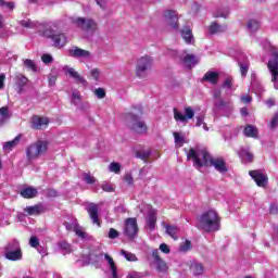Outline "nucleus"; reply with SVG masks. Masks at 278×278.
<instances>
[{"mask_svg": "<svg viewBox=\"0 0 278 278\" xmlns=\"http://www.w3.org/2000/svg\"><path fill=\"white\" fill-rule=\"evenodd\" d=\"M220 215L214 210L202 213L199 217V229L205 233L220 231Z\"/></svg>", "mask_w": 278, "mask_h": 278, "instance_id": "nucleus-1", "label": "nucleus"}, {"mask_svg": "<svg viewBox=\"0 0 278 278\" xmlns=\"http://www.w3.org/2000/svg\"><path fill=\"white\" fill-rule=\"evenodd\" d=\"M49 151V141L39 139L33 143H30L26 148V157L28 162H34V160H38L41 155H46Z\"/></svg>", "mask_w": 278, "mask_h": 278, "instance_id": "nucleus-2", "label": "nucleus"}, {"mask_svg": "<svg viewBox=\"0 0 278 278\" xmlns=\"http://www.w3.org/2000/svg\"><path fill=\"white\" fill-rule=\"evenodd\" d=\"M125 118L130 131L137 134V136H144V134L149 131V126L139 115L134 113H126Z\"/></svg>", "mask_w": 278, "mask_h": 278, "instance_id": "nucleus-3", "label": "nucleus"}, {"mask_svg": "<svg viewBox=\"0 0 278 278\" xmlns=\"http://www.w3.org/2000/svg\"><path fill=\"white\" fill-rule=\"evenodd\" d=\"M187 160H192L193 166H197V168H203V166H212V162H214V157L210 154L207 151H202V160L199 157V154L197 153V150L194 148H190L187 153Z\"/></svg>", "mask_w": 278, "mask_h": 278, "instance_id": "nucleus-4", "label": "nucleus"}, {"mask_svg": "<svg viewBox=\"0 0 278 278\" xmlns=\"http://www.w3.org/2000/svg\"><path fill=\"white\" fill-rule=\"evenodd\" d=\"M42 36L45 38H50L53 42V47L56 49H62V47H66V42H68V38L66 37V34L60 31H55L53 28H46L42 31Z\"/></svg>", "mask_w": 278, "mask_h": 278, "instance_id": "nucleus-5", "label": "nucleus"}, {"mask_svg": "<svg viewBox=\"0 0 278 278\" xmlns=\"http://www.w3.org/2000/svg\"><path fill=\"white\" fill-rule=\"evenodd\" d=\"M74 24L79 28L83 29V31H89L93 34L96 29H98L99 25L94 20L91 18H84V17H78L74 21Z\"/></svg>", "mask_w": 278, "mask_h": 278, "instance_id": "nucleus-6", "label": "nucleus"}, {"mask_svg": "<svg viewBox=\"0 0 278 278\" xmlns=\"http://www.w3.org/2000/svg\"><path fill=\"white\" fill-rule=\"evenodd\" d=\"M124 235L130 238V240L138 236V219L136 217H128L125 220Z\"/></svg>", "mask_w": 278, "mask_h": 278, "instance_id": "nucleus-7", "label": "nucleus"}, {"mask_svg": "<svg viewBox=\"0 0 278 278\" xmlns=\"http://www.w3.org/2000/svg\"><path fill=\"white\" fill-rule=\"evenodd\" d=\"M153 64L151 56H142L137 62L136 74L138 77H144V72L149 71Z\"/></svg>", "mask_w": 278, "mask_h": 278, "instance_id": "nucleus-8", "label": "nucleus"}, {"mask_svg": "<svg viewBox=\"0 0 278 278\" xmlns=\"http://www.w3.org/2000/svg\"><path fill=\"white\" fill-rule=\"evenodd\" d=\"M152 257L153 262L151 263V266H155L159 273H166L168 270V265L164 262V260H162V256H160V250H152Z\"/></svg>", "mask_w": 278, "mask_h": 278, "instance_id": "nucleus-9", "label": "nucleus"}, {"mask_svg": "<svg viewBox=\"0 0 278 278\" xmlns=\"http://www.w3.org/2000/svg\"><path fill=\"white\" fill-rule=\"evenodd\" d=\"M165 21L168 23V26L173 29H179V16H177V11L166 10L163 13Z\"/></svg>", "mask_w": 278, "mask_h": 278, "instance_id": "nucleus-10", "label": "nucleus"}, {"mask_svg": "<svg viewBox=\"0 0 278 278\" xmlns=\"http://www.w3.org/2000/svg\"><path fill=\"white\" fill-rule=\"evenodd\" d=\"M267 68L271 75V81L278 80V52H274L273 59L268 61Z\"/></svg>", "mask_w": 278, "mask_h": 278, "instance_id": "nucleus-11", "label": "nucleus"}, {"mask_svg": "<svg viewBox=\"0 0 278 278\" xmlns=\"http://www.w3.org/2000/svg\"><path fill=\"white\" fill-rule=\"evenodd\" d=\"M30 127L31 129H35V130L47 129V127H49V118L34 115L31 117Z\"/></svg>", "mask_w": 278, "mask_h": 278, "instance_id": "nucleus-12", "label": "nucleus"}, {"mask_svg": "<svg viewBox=\"0 0 278 278\" xmlns=\"http://www.w3.org/2000/svg\"><path fill=\"white\" fill-rule=\"evenodd\" d=\"M249 175L252 177L258 188H266V185L268 184V177L264 175V173L261 170H250Z\"/></svg>", "mask_w": 278, "mask_h": 278, "instance_id": "nucleus-13", "label": "nucleus"}, {"mask_svg": "<svg viewBox=\"0 0 278 278\" xmlns=\"http://www.w3.org/2000/svg\"><path fill=\"white\" fill-rule=\"evenodd\" d=\"M87 213L89 214V217L92 220L93 225H98V227H101V220L99 219V205L94 203H89L87 207Z\"/></svg>", "mask_w": 278, "mask_h": 278, "instance_id": "nucleus-14", "label": "nucleus"}, {"mask_svg": "<svg viewBox=\"0 0 278 278\" xmlns=\"http://www.w3.org/2000/svg\"><path fill=\"white\" fill-rule=\"evenodd\" d=\"M14 84L17 88V92H23V89L27 86V84H29V78L18 73L14 77Z\"/></svg>", "mask_w": 278, "mask_h": 278, "instance_id": "nucleus-15", "label": "nucleus"}, {"mask_svg": "<svg viewBox=\"0 0 278 278\" xmlns=\"http://www.w3.org/2000/svg\"><path fill=\"white\" fill-rule=\"evenodd\" d=\"M211 166H214L217 173H227L229 170V168L227 167V163L223 157L214 159V161H212Z\"/></svg>", "mask_w": 278, "mask_h": 278, "instance_id": "nucleus-16", "label": "nucleus"}, {"mask_svg": "<svg viewBox=\"0 0 278 278\" xmlns=\"http://www.w3.org/2000/svg\"><path fill=\"white\" fill-rule=\"evenodd\" d=\"M24 212L28 214V216H40L42 212H45V206L42 204H35L33 206H27L24 208Z\"/></svg>", "mask_w": 278, "mask_h": 278, "instance_id": "nucleus-17", "label": "nucleus"}, {"mask_svg": "<svg viewBox=\"0 0 278 278\" xmlns=\"http://www.w3.org/2000/svg\"><path fill=\"white\" fill-rule=\"evenodd\" d=\"M219 77H220V74H218V72L208 71L204 74L202 79L203 81H208V84L216 86V84H218Z\"/></svg>", "mask_w": 278, "mask_h": 278, "instance_id": "nucleus-18", "label": "nucleus"}, {"mask_svg": "<svg viewBox=\"0 0 278 278\" xmlns=\"http://www.w3.org/2000/svg\"><path fill=\"white\" fill-rule=\"evenodd\" d=\"M20 194L23 199H35V197H38V189L34 187H25L21 190Z\"/></svg>", "mask_w": 278, "mask_h": 278, "instance_id": "nucleus-19", "label": "nucleus"}, {"mask_svg": "<svg viewBox=\"0 0 278 278\" xmlns=\"http://www.w3.org/2000/svg\"><path fill=\"white\" fill-rule=\"evenodd\" d=\"M70 55L72 58H90V51L74 47V49L70 50Z\"/></svg>", "mask_w": 278, "mask_h": 278, "instance_id": "nucleus-20", "label": "nucleus"}, {"mask_svg": "<svg viewBox=\"0 0 278 278\" xmlns=\"http://www.w3.org/2000/svg\"><path fill=\"white\" fill-rule=\"evenodd\" d=\"M5 257L11 262H18V260H23V251L21 248L16 249L15 251H8L5 253Z\"/></svg>", "mask_w": 278, "mask_h": 278, "instance_id": "nucleus-21", "label": "nucleus"}, {"mask_svg": "<svg viewBox=\"0 0 278 278\" xmlns=\"http://www.w3.org/2000/svg\"><path fill=\"white\" fill-rule=\"evenodd\" d=\"M66 75H70L72 79H75L76 84H86V78L84 76L79 75L75 68L70 67L66 70Z\"/></svg>", "mask_w": 278, "mask_h": 278, "instance_id": "nucleus-22", "label": "nucleus"}, {"mask_svg": "<svg viewBox=\"0 0 278 278\" xmlns=\"http://www.w3.org/2000/svg\"><path fill=\"white\" fill-rule=\"evenodd\" d=\"M243 134L247 138H257L258 130L257 127L249 124L244 127Z\"/></svg>", "mask_w": 278, "mask_h": 278, "instance_id": "nucleus-23", "label": "nucleus"}, {"mask_svg": "<svg viewBox=\"0 0 278 278\" xmlns=\"http://www.w3.org/2000/svg\"><path fill=\"white\" fill-rule=\"evenodd\" d=\"M181 38L187 45H192V40L194 39V36L192 35V29H190L189 27H185L181 30Z\"/></svg>", "mask_w": 278, "mask_h": 278, "instance_id": "nucleus-24", "label": "nucleus"}, {"mask_svg": "<svg viewBox=\"0 0 278 278\" xmlns=\"http://www.w3.org/2000/svg\"><path fill=\"white\" fill-rule=\"evenodd\" d=\"M21 138H22V136L17 135L13 140L7 141L3 146V150L12 151V149H14L18 144V142H21Z\"/></svg>", "mask_w": 278, "mask_h": 278, "instance_id": "nucleus-25", "label": "nucleus"}, {"mask_svg": "<svg viewBox=\"0 0 278 278\" xmlns=\"http://www.w3.org/2000/svg\"><path fill=\"white\" fill-rule=\"evenodd\" d=\"M165 229L167 236H170V238L177 240V233L179 232V228L177 226L166 225Z\"/></svg>", "mask_w": 278, "mask_h": 278, "instance_id": "nucleus-26", "label": "nucleus"}, {"mask_svg": "<svg viewBox=\"0 0 278 278\" xmlns=\"http://www.w3.org/2000/svg\"><path fill=\"white\" fill-rule=\"evenodd\" d=\"M222 31H225V29L216 22H213L208 26V33L211 34V36H214V34H222Z\"/></svg>", "mask_w": 278, "mask_h": 278, "instance_id": "nucleus-27", "label": "nucleus"}, {"mask_svg": "<svg viewBox=\"0 0 278 278\" xmlns=\"http://www.w3.org/2000/svg\"><path fill=\"white\" fill-rule=\"evenodd\" d=\"M10 118V109L8 106L0 108V125H3Z\"/></svg>", "mask_w": 278, "mask_h": 278, "instance_id": "nucleus-28", "label": "nucleus"}, {"mask_svg": "<svg viewBox=\"0 0 278 278\" xmlns=\"http://www.w3.org/2000/svg\"><path fill=\"white\" fill-rule=\"evenodd\" d=\"M192 270H193V275L195 277H199V275H203L204 270H205V267L203 266V264L201 263H195L193 266H192Z\"/></svg>", "mask_w": 278, "mask_h": 278, "instance_id": "nucleus-29", "label": "nucleus"}, {"mask_svg": "<svg viewBox=\"0 0 278 278\" xmlns=\"http://www.w3.org/2000/svg\"><path fill=\"white\" fill-rule=\"evenodd\" d=\"M73 231L76 233V236L78 238H81L83 240H84V238H86V231H84V228H81V226H79V224L74 225Z\"/></svg>", "mask_w": 278, "mask_h": 278, "instance_id": "nucleus-30", "label": "nucleus"}, {"mask_svg": "<svg viewBox=\"0 0 278 278\" xmlns=\"http://www.w3.org/2000/svg\"><path fill=\"white\" fill-rule=\"evenodd\" d=\"M83 181H86L89 186H92L97 184V178H94V176H92L90 173H85L83 175Z\"/></svg>", "mask_w": 278, "mask_h": 278, "instance_id": "nucleus-31", "label": "nucleus"}, {"mask_svg": "<svg viewBox=\"0 0 278 278\" xmlns=\"http://www.w3.org/2000/svg\"><path fill=\"white\" fill-rule=\"evenodd\" d=\"M191 249H192V242L188 239L185 242H182L179 248L181 253H188V251H191Z\"/></svg>", "mask_w": 278, "mask_h": 278, "instance_id": "nucleus-32", "label": "nucleus"}, {"mask_svg": "<svg viewBox=\"0 0 278 278\" xmlns=\"http://www.w3.org/2000/svg\"><path fill=\"white\" fill-rule=\"evenodd\" d=\"M248 29H250V31H257L260 29V22L256 20H250L248 22Z\"/></svg>", "mask_w": 278, "mask_h": 278, "instance_id": "nucleus-33", "label": "nucleus"}, {"mask_svg": "<svg viewBox=\"0 0 278 278\" xmlns=\"http://www.w3.org/2000/svg\"><path fill=\"white\" fill-rule=\"evenodd\" d=\"M136 157L139 160H142L143 162H147L149 157H151V152L150 151H138L136 152Z\"/></svg>", "mask_w": 278, "mask_h": 278, "instance_id": "nucleus-34", "label": "nucleus"}, {"mask_svg": "<svg viewBox=\"0 0 278 278\" xmlns=\"http://www.w3.org/2000/svg\"><path fill=\"white\" fill-rule=\"evenodd\" d=\"M121 253L124 255V257L127 260V262H137L138 261V257L136 256V254H134L131 252L122 250Z\"/></svg>", "mask_w": 278, "mask_h": 278, "instance_id": "nucleus-35", "label": "nucleus"}, {"mask_svg": "<svg viewBox=\"0 0 278 278\" xmlns=\"http://www.w3.org/2000/svg\"><path fill=\"white\" fill-rule=\"evenodd\" d=\"M184 62L185 64H187V66H192V64H197V56H194L193 54H187L184 58Z\"/></svg>", "mask_w": 278, "mask_h": 278, "instance_id": "nucleus-36", "label": "nucleus"}, {"mask_svg": "<svg viewBox=\"0 0 278 278\" xmlns=\"http://www.w3.org/2000/svg\"><path fill=\"white\" fill-rule=\"evenodd\" d=\"M157 223V217H155V215H150L148 218V227L149 229H151V231H153V229H155V225Z\"/></svg>", "mask_w": 278, "mask_h": 278, "instance_id": "nucleus-37", "label": "nucleus"}, {"mask_svg": "<svg viewBox=\"0 0 278 278\" xmlns=\"http://www.w3.org/2000/svg\"><path fill=\"white\" fill-rule=\"evenodd\" d=\"M24 66H26V68H29V71H33L34 73H36V71H38V66H36V63H34V61L26 59L24 61Z\"/></svg>", "mask_w": 278, "mask_h": 278, "instance_id": "nucleus-38", "label": "nucleus"}, {"mask_svg": "<svg viewBox=\"0 0 278 278\" xmlns=\"http://www.w3.org/2000/svg\"><path fill=\"white\" fill-rule=\"evenodd\" d=\"M174 118L177 122L186 123V115L179 112L177 109H174Z\"/></svg>", "mask_w": 278, "mask_h": 278, "instance_id": "nucleus-39", "label": "nucleus"}, {"mask_svg": "<svg viewBox=\"0 0 278 278\" xmlns=\"http://www.w3.org/2000/svg\"><path fill=\"white\" fill-rule=\"evenodd\" d=\"M109 170L118 175V173H121V163L112 162L109 166Z\"/></svg>", "mask_w": 278, "mask_h": 278, "instance_id": "nucleus-40", "label": "nucleus"}, {"mask_svg": "<svg viewBox=\"0 0 278 278\" xmlns=\"http://www.w3.org/2000/svg\"><path fill=\"white\" fill-rule=\"evenodd\" d=\"M104 260H106L111 270H117L116 263L114 262V258L110 256V254H104Z\"/></svg>", "mask_w": 278, "mask_h": 278, "instance_id": "nucleus-41", "label": "nucleus"}, {"mask_svg": "<svg viewBox=\"0 0 278 278\" xmlns=\"http://www.w3.org/2000/svg\"><path fill=\"white\" fill-rule=\"evenodd\" d=\"M175 144H180L184 147L185 138L179 132H173Z\"/></svg>", "mask_w": 278, "mask_h": 278, "instance_id": "nucleus-42", "label": "nucleus"}, {"mask_svg": "<svg viewBox=\"0 0 278 278\" xmlns=\"http://www.w3.org/2000/svg\"><path fill=\"white\" fill-rule=\"evenodd\" d=\"M222 88H227L228 90H231L233 88V78L232 77H227L223 85Z\"/></svg>", "mask_w": 278, "mask_h": 278, "instance_id": "nucleus-43", "label": "nucleus"}, {"mask_svg": "<svg viewBox=\"0 0 278 278\" xmlns=\"http://www.w3.org/2000/svg\"><path fill=\"white\" fill-rule=\"evenodd\" d=\"M185 116L186 121L194 118V110H192V106L185 108Z\"/></svg>", "mask_w": 278, "mask_h": 278, "instance_id": "nucleus-44", "label": "nucleus"}, {"mask_svg": "<svg viewBox=\"0 0 278 278\" xmlns=\"http://www.w3.org/2000/svg\"><path fill=\"white\" fill-rule=\"evenodd\" d=\"M29 245L31 247V249H38V247H40V240L38 239V237L36 236L30 237Z\"/></svg>", "mask_w": 278, "mask_h": 278, "instance_id": "nucleus-45", "label": "nucleus"}, {"mask_svg": "<svg viewBox=\"0 0 278 278\" xmlns=\"http://www.w3.org/2000/svg\"><path fill=\"white\" fill-rule=\"evenodd\" d=\"M240 155H241L242 157H247L248 162H250V163L253 162V160H254L253 153H251V152L248 151V150H241Z\"/></svg>", "mask_w": 278, "mask_h": 278, "instance_id": "nucleus-46", "label": "nucleus"}, {"mask_svg": "<svg viewBox=\"0 0 278 278\" xmlns=\"http://www.w3.org/2000/svg\"><path fill=\"white\" fill-rule=\"evenodd\" d=\"M240 73L242 77H247V73H249V63H239Z\"/></svg>", "mask_w": 278, "mask_h": 278, "instance_id": "nucleus-47", "label": "nucleus"}, {"mask_svg": "<svg viewBox=\"0 0 278 278\" xmlns=\"http://www.w3.org/2000/svg\"><path fill=\"white\" fill-rule=\"evenodd\" d=\"M20 25H22V27H26V29H33V27L36 26V25L34 24V22H31L30 20H28V21L22 20V21L20 22Z\"/></svg>", "mask_w": 278, "mask_h": 278, "instance_id": "nucleus-48", "label": "nucleus"}, {"mask_svg": "<svg viewBox=\"0 0 278 278\" xmlns=\"http://www.w3.org/2000/svg\"><path fill=\"white\" fill-rule=\"evenodd\" d=\"M0 8H8V10H14V2H5V0H0Z\"/></svg>", "mask_w": 278, "mask_h": 278, "instance_id": "nucleus-49", "label": "nucleus"}, {"mask_svg": "<svg viewBox=\"0 0 278 278\" xmlns=\"http://www.w3.org/2000/svg\"><path fill=\"white\" fill-rule=\"evenodd\" d=\"M121 236V233L118 232V230L114 229V228H110L109 230V238L111 240H116V238H118Z\"/></svg>", "mask_w": 278, "mask_h": 278, "instance_id": "nucleus-50", "label": "nucleus"}, {"mask_svg": "<svg viewBox=\"0 0 278 278\" xmlns=\"http://www.w3.org/2000/svg\"><path fill=\"white\" fill-rule=\"evenodd\" d=\"M270 129H276L278 127V113H275L270 123H269Z\"/></svg>", "mask_w": 278, "mask_h": 278, "instance_id": "nucleus-51", "label": "nucleus"}, {"mask_svg": "<svg viewBox=\"0 0 278 278\" xmlns=\"http://www.w3.org/2000/svg\"><path fill=\"white\" fill-rule=\"evenodd\" d=\"M94 94L98 97V99H105V89L98 88L94 90Z\"/></svg>", "mask_w": 278, "mask_h": 278, "instance_id": "nucleus-52", "label": "nucleus"}, {"mask_svg": "<svg viewBox=\"0 0 278 278\" xmlns=\"http://www.w3.org/2000/svg\"><path fill=\"white\" fill-rule=\"evenodd\" d=\"M90 75L91 77L96 80L99 81V77L101 75V71H99V68H93L90 71Z\"/></svg>", "mask_w": 278, "mask_h": 278, "instance_id": "nucleus-53", "label": "nucleus"}, {"mask_svg": "<svg viewBox=\"0 0 278 278\" xmlns=\"http://www.w3.org/2000/svg\"><path fill=\"white\" fill-rule=\"evenodd\" d=\"M124 181H126V184L128 186H134V176H131V174H125L124 175Z\"/></svg>", "mask_w": 278, "mask_h": 278, "instance_id": "nucleus-54", "label": "nucleus"}, {"mask_svg": "<svg viewBox=\"0 0 278 278\" xmlns=\"http://www.w3.org/2000/svg\"><path fill=\"white\" fill-rule=\"evenodd\" d=\"M41 61L43 64H51V62H53V56H51V54H43Z\"/></svg>", "mask_w": 278, "mask_h": 278, "instance_id": "nucleus-55", "label": "nucleus"}, {"mask_svg": "<svg viewBox=\"0 0 278 278\" xmlns=\"http://www.w3.org/2000/svg\"><path fill=\"white\" fill-rule=\"evenodd\" d=\"M215 18H227L229 16V10L227 9L224 13L217 12L215 13Z\"/></svg>", "mask_w": 278, "mask_h": 278, "instance_id": "nucleus-56", "label": "nucleus"}, {"mask_svg": "<svg viewBox=\"0 0 278 278\" xmlns=\"http://www.w3.org/2000/svg\"><path fill=\"white\" fill-rule=\"evenodd\" d=\"M60 249H62L63 251H71V243L66 242V241H62L59 243Z\"/></svg>", "mask_w": 278, "mask_h": 278, "instance_id": "nucleus-57", "label": "nucleus"}, {"mask_svg": "<svg viewBox=\"0 0 278 278\" xmlns=\"http://www.w3.org/2000/svg\"><path fill=\"white\" fill-rule=\"evenodd\" d=\"M227 106V102H225V100H223V98H219L217 101H215V108H226Z\"/></svg>", "mask_w": 278, "mask_h": 278, "instance_id": "nucleus-58", "label": "nucleus"}, {"mask_svg": "<svg viewBox=\"0 0 278 278\" xmlns=\"http://www.w3.org/2000/svg\"><path fill=\"white\" fill-rule=\"evenodd\" d=\"M103 192H114V187L110 184H104L101 186Z\"/></svg>", "mask_w": 278, "mask_h": 278, "instance_id": "nucleus-59", "label": "nucleus"}, {"mask_svg": "<svg viewBox=\"0 0 278 278\" xmlns=\"http://www.w3.org/2000/svg\"><path fill=\"white\" fill-rule=\"evenodd\" d=\"M160 251H162V253L168 254L170 253V248H168V244L166 243H161Z\"/></svg>", "mask_w": 278, "mask_h": 278, "instance_id": "nucleus-60", "label": "nucleus"}, {"mask_svg": "<svg viewBox=\"0 0 278 278\" xmlns=\"http://www.w3.org/2000/svg\"><path fill=\"white\" fill-rule=\"evenodd\" d=\"M241 101L242 103H251L253 101V98L251 96H242Z\"/></svg>", "mask_w": 278, "mask_h": 278, "instance_id": "nucleus-61", "label": "nucleus"}, {"mask_svg": "<svg viewBox=\"0 0 278 278\" xmlns=\"http://www.w3.org/2000/svg\"><path fill=\"white\" fill-rule=\"evenodd\" d=\"M265 103H266L267 108H274V105H275V99L269 98L268 100H266Z\"/></svg>", "mask_w": 278, "mask_h": 278, "instance_id": "nucleus-62", "label": "nucleus"}, {"mask_svg": "<svg viewBox=\"0 0 278 278\" xmlns=\"http://www.w3.org/2000/svg\"><path fill=\"white\" fill-rule=\"evenodd\" d=\"M48 197H52V198L58 197V191L54 190V189H49L48 190Z\"/></svg>", "mask_w": 278, "mask_h": 278, "instance_id": "nucleus-63", "label": "nucleus"}, {"mask_svg": "<svg viewBox=\"0 0 278 278\" xmlns=\"http://www.w3.org/2000/svg\"><path fill=\"white\" fill-rule=\"evenodd\" d=\"M269 212H270V214H278V206L277 205H270Z\"/></svg>", "mask_w": 278, "mask_h": 278, "instance_id": "nucleus-64", "label": "nucleus"}]
</instances>
